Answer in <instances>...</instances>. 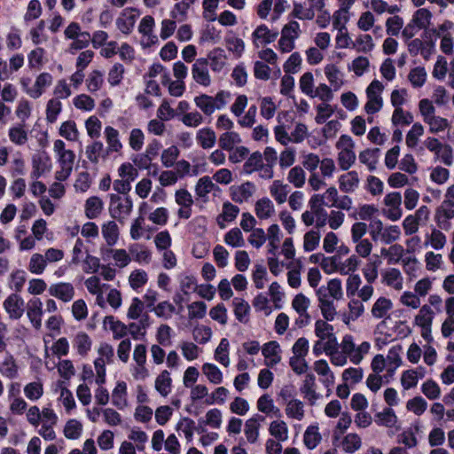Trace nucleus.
<instances>
[{
    "instance_id": "34",
    "label": "nucleus",
    "mask_w": 454,
    "mask_h": 454,
    "mask_svg": "<svg viewBox=\"0 0 454 454\" xmlns=\"http://www.w3.org/2000/svg\"><path fill=\"white\" fill-rule=\"evenodd\" d=\"M304 405L298 399L289 400L286 407V414L288 418L301 420L304 417Z\"/></svg>"
},
{
    "instance_id": "46",
    "label": "nucleus",
    "mask_w": 454,
    "mask_h": 454,
    "mask_svg": "<svg viewBox=\"0 0 454 454\" xmlns=\"http://www.w3.org/2000/svg\"><path fill=\"white\" fill-rule=\"evenodd\" d=\"M280 229L276 223L271 224L268 228V239H269V254L275 255L276 250L278 248V243L280 241Z\"/></svg>"
},
{
    "instance_id": "61",
    "label": "nucleus",
    "mask_w": 454,
    "mask_h": 454,
    "mask_svg": "<svg viewBox=\"0 0 454 454\" xmlns=\"http://www.w3.org/2000/svg\"><path fill=\"white\" fill-rule=\"evenodd\" d=\"M406 408L416 415L420 416L427 410V403L423 397L416 396L407 402Z\"/></svg>"
},
{
    "instance_id": "47",
    "label": "nucleus",
    "mask_w": 454,
    "mask_h": 454,
    "mask_svg": "<svg viewBox=\"0 0 454 454\" xmlns=\"http://www.w3.org/2000/svg\"><path fill=\"white\" fill-rule=\"evenodd\" d=\"M59 135L69 141H76L78 139V129L74 121H64L59 128Z\"/></svg>"
},
{
    "instance_id": "30",
    "label": "nucleus",
    "mask_w": 454,
    "mask_h": 454,
    "mask_svg": "<svg viewBox=\"0 0 454 454\" xmlns=\"http://www.w3.org/2000/svg\"><path fill=\"white\" fill-rule=\"evenodd\" d=\"M102 235L108 246H114L119 237L118 225L114 221H109L102 226Z\"/></svg>"
},
{
    "instance_id": "21",
    "label": "nucleus",
    "mask_w": 454,
    "mask_h": 454,
    "mask_svg": "<svg viewBox=\"0 0 454 454\" xmlns=\"http://www.w3.org/2000/svg\"><path fill=\"white\" fill-rule=\"evenodd\" d=\"M380 150L379 148L365 149L359 153V160L367 166L370 171H374L378 163Z\"/></svg>"
},
{
    "instance_id": "37",
    "label": "nucleus",
    "mask_w": 454,
    "mask_h": 454,
    "mask_svg": "<svg viewBox=\"0 0 454 454\" xmlns=\"http://www.w3.org/2000/svg\"><path fill=\"white\" fill-rule=\"evenodd\" d=\"M215 189H218V187L212 182L209 176H205L197 182L195 192L200 198H204Z\"/></svg>"
},
{
    "instance_id": "19",
    "label": "nucleus",
    "mask_w": 454,
    "mask_h": 454,
    "mask_svg": "<svg viewBox=\"0 0 454 454\" xmlns=\"http://www.w3.org/2000/svg\"><path fill=\"white\" fill-rule=\"evenodd\" d=\"M340 189L344 192H352L359 184V177L356 171H349L339 177Z\"/></svg>"
},
{
    "instance_id": "58",
    "label": "nucleus",
    "mask_w": 454,
    "mask_h": 454,
    "mask_svg": "<svg viewBox=\"0 0 454 454\" xmlns=\"http://www.w3.org/2000/svg\"><path fill=\"white\" fill-rule=\"evenodd\" d=\"M427 240L434 249L440 250L446 244V236L440 230L433 228L431 234L427 235Z\"/></svg>"
},
{
    "instance_id": "18",
    "label": "nucleus",
    "mask_w": 454,
    "mask_h": 454,
    "mask_svg": "<svg viewBox=\"0 0 454 454\" xmlns=\"http://www.w3.org/2000/svg\"><path fill=\"white\" fill-rule=\"evenodd\" d=\"M198 144L203 149L213 148L216 142V136L215 131L210 128H202L198 130L196 134Z\"/></svg>"
},
{
    "instance_id": "14",
    "label": "nucleus",
    "mask_w": 454,
    "mask_h": 454,
    "mask_svg": "<svg viewBox=\"0 0 454 454\" xmlns=\"http://www.w3.org/2000/svg\"><path fill=\"white\" fill-rule=\"evenodd\" d=\"M103 325L105 328L109 327L115 340L121 339L128 334V325L116 319L114 316L105 317Z\"/></svg>"
},
{
    "instance_id": "42",
    "label": "nucleus",
    "mask_w": 454,
    "mask_h": 454,
    "mask_svg": "<svg viewBox=\"0 0 454 454\" xmlns=\"http://www.w3.org/2000/svg\"><path fill=\"white\" fill-rule=\"evenodd\" d=\"M202 372L213 384H220L223 381V373L221 370L214 364H204L202 365Z\"/></svg>"
},
{
    "instance_id": "48",
    "label": "nucleus",
    "mask_w": 454,
    "mask_h": 454,
    "mask_svg": "<svg viewBox=\"0 0 454 454\" xmlns=\"http://www.w3.org/2000/svg\"><path fill=\"white\" fill-rule=\"evenodd\" d=\"M287 180L293 184L296 188H301L304 185L306 180V174L303 168L300 166L292 168L287 175Z\"/></svg>"
},
{
    "instance_id": "6",
    "label": "nucleus",
    "mask_w": 454,
    "mask_h": 454,
    "mask_svg": "<svg viewBox=\"0 0 454 454\" xmlns=\"http://www.w3.org/2000/svg\"><path fill=\"white\" fill-rule=\"evenodd\" d=\"M278 36V30H270L266 25L261 24L252 33V40L254 47L273 43Z\"/></svg>"
},
{
    "instance_id": "54",
    "label": "nucleus",
    "mask_w": 454,
    "mask_h": 454,
    "mask_svg": "<svg viewBox=\"0 0 454 454\" xmlns=\"http://www.w3.org/2000/svg\"><path fill=\"white\" fill-rule=\"evenodd\" d=\"M320 232L318 231L311 230L304 235L303 248L306 252L315 250L320 242Z\"/></svg>"
},
{
    "instance_id": "40",
    "label": "nucleus",
    "mask_w": 454,
    "mask_h": 454,
    "mask_svg": "<svg viewBox=\"0 0 454 454\" xmlns=\"http://www.w3.org/2000/svg\"><path fill=\"white\" fill-rule=\"evenodd\" d=\"M224 242L232 247H241L245 245V240L240 229L235 227L231 229L224 235Z\"/></svg>"
},
{
    "instance_id": "32",
    "label": "nucleus",
    "mask_w": 454,
    "mask_h": 454,
    "mask_svg": "<svg viewBox=\"0 0 454 454\" xmlns=\"http://www.w3.org/2000/svg\"><path fill=\"white\" fill-rule=\"evenodd\" d=\"M321 439L317 426H309L307 427L303 435V442L308 449H315L319 444Z\"/></svg>"
},
{
    "instance_id": "55",
    "label": "nucleus",
    "mask_w": 454,
    "mask_h": 454,
    "mask_svg": "<svg viewBox=\"0 0 454 454\" xmlns=\"http://www.w3.org/2000/svg\"><path fill=\"white\" fill-rule=\"evenodd\" d=\"M356 156L354 150L340 151L338 163L342 170H348L356 161Z\"/></svg>"
},
{
    "instance_id": "35",
    "label": "nucleus",
    "mask_w": 454,
    "mask_h": 454,
    "mask_svg": "<svg viewBox=\"0 0 454 454\" xmlns=\"http://www.w3.org/2000/svg\"><path fill=\"white\" fill-rule=\"evenodd\" d=\"M397 422V417L391 408H385L376 414V423L387 427H394Z\"/></svg>"
},
{
    "instance_id": "26",
    "label": "nucleus",
    "mask_w": 454,
    "mask_h": 454,
    "mask_svg": "<svg viewBox=\"0 0 454 454\" xmlns=\"http://www.w3.org/2000/svg\"><path fill=\"white\" fill-rule=\"evenodd\" d=\"M0 372L10 380L15 379L18 376V365L12 355H7L1 363Z\"/></svg>"
},
{
    "instance_id": "43",
    "label": "nucleus",
    "mask_w": 454,
    "mask_h": 454,
    "mask_svg": "<svg viewBox=\"0 0 454 454\" xmlns=\"http://www.w3.org/2000/svg\"><path fill=\"white\" fill-rule=\"evenodd\" d=\"M427 75V74L424 67H417L410 71L408 79L414 88H420L425 84Z\"/></svg>"
},
{
    "instance_id": "15",
    "label": "nucleus",
    "mask_w": 454,
    "mask_h": 454,
    "mask_svg": "<svg viewBox=\"0 0 454 454\" xmlns=\"http://www.w3.org/2000/svg\"><path fill=\"white\" fill-rule=\"evenodd\" d=\"M393 303L390 299L380 297L376 300L372 308V316L374 318H387L388 312L392 309Z\"/></svg>"
},
{
    "instance_id": "17",
    "label": "nucleus",
    "mask_w": 454,
    "mask_h": 454,
    "mask_svg": "<svg viewBox=\"0 0 454 454\" xmlns=\"http://www.w3.org/2000/svg\"><path fill=\"white\" fill-rule=\"evenodd\" d=\"M112 403L119 410L127 406V385L124 381L117 382L112 393Z\"/></svg>"
},
{
    "instance_id": "12",
    "label": "nucleus",
    "mask_w": 454,
    "mask_h": 454,
    "mask_svg": "<svg viewBox=\"0 0 454 454\" xmlns=\"http://www.w3.org/2000/svg\"><path fill=\"white\" fill-rule=\"evenodd\" d=\"M51 82V74L49 73H42L36 77L31 90H27V94L33 98H38L43 93L45 88L49 87Z\"/></svg>"
},
{
    "instance_id": "45",
    "label": "nucleus",
    "mask_w": 454,
    "mask_h": 454,
    "mask_svg": "<svg viewBox=\"0 0 454 454\" xmlns=\"http://www.w3.org/2000/svg\"><path fill=\"white\" fill-rule=\"evenodd\" d=\"M383 280L387 286H392L397 290H400L403 287L401 272L395 268L387 270L383 274Z\"/></svg>"
},
{
    "instance_id": "27",
    "label": "nucleus",
    "mask_w": 454,
    "mask_h": 454,
    "mask_svg": "<svg viewBox=\"0 0 454 454\" xmlns=\"http://www.w3.org/2000/svg\"><path fill=\"white\" fill-rule=\"evenodd\" d=\"M234 306V314L240 323H247L248 321V314L250 306L247 301L240 298H234L232 301Z\"/></svg>"
},
{
    "instance_id": "1",
    "label": "nucleus",
    "mask_w": 454,
    "mask_h": 454,
    "mask_svg": "<svg viewBox=\"0 0 454 454\" xmlns=\"http://www.w3.org/2000/svg\"><path fill=\"white\" fill-rule=\"evenodd\" d=\"M132 208L133 202L129 196L122 199L118 194H110L109 213L113 218L123 222L130 215Z\"/></svg>"
},
{
    "instance_id": "44",
    "label": "nucleus",
    "mask_w": 454,
    "mask_h": 454,
    "mask_svg": "<svg viewBox=\"0 0 454 454\" xmlns=\"http://www.w3.org/2000/svg\"><path fill=\"white\" fill-rule=\"evenodd\" d=\"M362 441L356 434H348L342 440L343 450L347 453H354L361 448Z\"/></svg>"
},
{
    "instance_id": "39",
    "label": "nucleus",
    "mask_w": 454,
    "mask_h": 454,
    "mask_svg": "<svg viewBox=\"0 0 454 454\" xmlns=\"http://www.w3.org/2000/svg\"><path fill=\"white\" fill-rule=\"evenodd\" d=\"M262 154L260 152L253 153L247 161L243 165V169L246 174H252L253 172L258 171L262 167Z\"/></svg>"
},
{
    "instance_id": "60",
    "label": "nucleus",
    "mask_w": 454,
    "mask_h": 454,
    "mask_svg": "<svg viewBox=\"0 0 454 454\" xmlns=\"http://www.w3.org/2000/svg\"><path fill=\"white\" fill-rule=\"evenodd\" d=\"M315 334L319 340H324L333 335V326L324 320H317L315 323Z\"/></svg>"
},
{
    "instance_id": "9",
    "label": "nucleus",
    "mask_w": 454,
    "mask_h": 454,
    "mask_svg": "<svg viewBox=\"0 0 454 454\" xmlns=\"http://www.w3.org/2000/svg\"><path fill=\"white\" fill-rule=\"evenodd\" d=\"M49 294L64 302H68L74 296V288L70 283L60 282L51 285L49 287Z\"/></svg>"
},
{
    "instance_id": "56",
    "label": "nucleus",
    "mask_w": 454,
    "mask_h": 454,
    "mask_svg": "<svg viewBox=\"0 0 454 454\" xmlns=\"http://www.w3.org/2000/svg\"><path fill=\"white\" fill-rule=\"evenodd\" d=\"M391 121L395 126L409 125L413 121V115L410 112H404L403 108H397L394 110Z\"/></svg>"
},
{
    "instance_id": "20",
    "label": "nucleus",
    "mask_w": 454,
    "mask_h": 454,
    "mask_svg": "<svg viewBox=\"0 0 454 454\" xmlns=\"http://www.w3.org/2000/svg\"><path fill=\"white\" fill-rule=\"evenodd\" d=\"M129 252L133 260L138 263H149L151 261L152 254L144 245L131 244L129 247Z\"/></svg>"
},
{
    "instance_id": "13",
    "label": "nucleus",
    "mask_w": 454,
    "mask_h": 454,
    "mask_svg": "<svg viewBox=\"0 0 454 454\" xmlns=\"http://www.w3.org/2000/svg\"><path fill=\"white\" fill-rule=\"evenodd\" d=\"M104 135L107 144L106 153L109 154L114 152L119 153L122 148L119 131L111 126H106L104 130Z\"/></svg>"
},
{
    "instance_id": "57",
    "label": "nucleus",
    "mask_w": 454,
    "mask_h": 454,
    "mask_svg": "<svg viewBox=\"0 0 454 454\" xmlns=\"http://www.w3.org/2000/svg\"><path fill=\"white\" fill-rule=\"evenodd\" d=\"M421 391L430 400H435L439 398L441 395L440 387L433 380H428L423 383L421 386Z\"/></svg>"
},
{
    "instance_id": "10",
    "label": "nucleus",
    "mask_w": 454,
    "mask_h": 454,
    "mask_svg": "<svg viewBox=\"0 0 454 454\" xmlns=\"http://www.w3.org/2000/svg\"><path fill=\"white\" fill-rule=\"evenodd\" d=\"M300 391L311 405L320 398L321 395L316 392V377L313 373H307L305 375Z\"/></svg>"
},
{
    "instance_id": "33",
    "label": "nucleus",
    "mask_w": 454,
    "mask_h": 454,
    "mask_svg": "<svg viewBox=\"0 0 454 454\" xmlns=\"http://www.w3.org/2000/svg\"><path fill=\"white\" fill-rule=\"evenodd\" d=\"M325 74L334 90H338L342 86V74L336 66L327 65L325 68Z\"/></svg>"
},
{
    "instance_id": "25",
    "label": "nucleus",
    "mask_w": 454,
    "mask_h": 454,
    "mask_svg": "<svg viewBox=\"0 0 454 454\" xmlns=\"http://www.w3.org/2000/svg\"><path fill=\"white\" fill-rule=\"evenodd\" d=\"M270 192L278 204H283L286 201L289 192L288 185L284 184L280 180H275L270 187Z\"/></svg>"
},
{
    "instance_id": "49",
    "label": "nucleus",
    "mask_w": 454,
    "mask_h": 454,
    "mask_svg": "<svg viewBox=\"0 0 454 454\" xmlns=\"http://www.w3.org/2000/svg\"><path fill=\"white\" fill-rule=\"evenodd\" d=\"M104 83V74L99 70H93L86 80L87 89L90 92H96Z\"/></svg>"
},
{
    "instance_id": "59",
    "label": "nucleus",
    "mask_w": 454,
    "mask_h": 454,
    "mask_svg": "<svg viewBox=\"0 0 454 454\" xmlns=\"http://www.w3.org/2000/svg\"><path fill=\"white\" fill-rule=\"evenodd\" d=\"M179 149L176 145H171L165 149L161 153V162L166 168H170L174 165L179 156Z\"/></svg>"
},
{
    "instance_id": "52",
    "label": "nucleus",
    "mask_w": 454,
    "mask_h": 454,
    "mask_svg": "<svg viewBox=\"0 0 454 454\" xmlns=\"http://www.w3.org/2000/svg\"><path fill=\"white\" fill-rule=\"evenodd\" d=\"M62 110V104L58 98H51L47 103L46 119L50 123L57 121L58 115Z\"/></svg>"
},
{
    "instance_id": "29",
    "label": "nucleus",
    "mask_w": 454,
    "mask_h": 454,
    "mask_svg": "<svg viewBox=\"0 0 454 454\" xmlns=\"http://www.w3.org/2000/svg\"><path fill=\"white\" fill-rule=\"evenodd\" d=\"M270 434L278 442H285L288 438V427L285 421H272L269 427Z\"/></svg>"
},
{
    "instance_id": "16",
    "label": "nucleus",
    "mask_w": 454,
    "mask_h": 454,
    "mask_svg": "<svg viewBox=\"0 0 454 454\" xmlns=\"http://www.w3.org/2000/svg\"><path fill=\"white\" fill-rule=\"evenodd\" d=\"M137 17L136 14H132L128 9L123 10L121 16L116 20L118 29L125 35L130 34L135 26Z\"/></svg>"
},
{
    "instance_id": "23",
    "label": "nucleus",
    "mask_w": 454,
    "mask_h": 454,
    "mask_svg": "<svg viewBox=\"0 0 454 454\" xmlns=\"http://www.w3.org/2000/svg\"><path fill=\"white\" fill-rule=\"evenodd\" d=\"M208 66L215 72H220L225 66L226 55L221 48L214 49L207 56Z\"/></svg>"
},
{
    "instance_id": "8",
    "label": "nucleus",
    "mask_w": 454,
    "mask_h": 454,
    "mask_svg": "<svg viewBox=\"0 0 454 454\" xmlns=\"http://www.w3.org/2000/svg\"><path fill=\"white\" fill-rule=\"evenodd\" d=\"M27 315L35 329L42 325L43 302L39 298H33L27 303Z\"/></svg>"
},
{
    "instance_id": "50",
    "label": "nucleus",
    "mask_w": 454,
    "mask_h": 454,
    "mask_svg": "<svg viewBox=\"0 0 454 454\" xmlns=\"http://www.w3.org/2000/svg\"><path fill=\"white\" fill-rule=\"evenodd\" d=\"M228 349L229 340L226 338H223L215 352V360L225 367L230 364Z\"/></svg>"
},
{
    "instance_id": "22",
    "label": "nucleus",
    "mask_w": 454,
    "mask_h": 454,
    "mask_svg": "<svg viewBox=\"0 0 454 454\" xmlns=\"http://www.w3.org/2000/svg\"><path fill=\"white\" fill-rule=\"evenodd\" d=\"M255 214L260 219H268L275 213V207L269 198H262L254 205Z\"/></svg>"
},
{
    "instance_id": "63",
    "label": "nucleus",
    "mask_w": 454,
    "mask_h": 454,
    "mask_svg": "<svg viewBox=\"0 0 454 454\" xmlns=\"http://www.w3.org/2000/svg\"><path fill=\"white\" fill-rule=\"evenodd\" d=\"M192 4L188 3L186 0H183L179 3H176L174 5L173 10L170 12V16L173 20H177L178 21H183L186 19L187 12Z\"/></svg>"
},
{
    "instance_id": "24",
    "label": "nucleus",
    "mask_w": 454,
    "mask_h": 454,
    "mask_svg": "<svg viewBox=\"0 0 454 454\" xmlns=\"http://www.w3.org/2000/svg\"><path fill=\"white\" fill-rule=\"evenodd\" d=\"M74 347L81 356H86L91 348L92 341L90 336L83 333H78L73 341Z\"/></svg>"
},
{
    "instance_id": "38",
    "label": "nucleus",
    "mask_w": 454,
    "mask_h": 454,
    "mask_svg": "<svg viewBox=\"0 0 454 454\" xmlns=\"http://www.w3.org/2000/svg\"><path fill=\"white\" fill-rule=\"evenodd\" d=\"M434 311L428 305H423L415 317V324L419 326H430L434 319Z\"/></svg>"
},
{
    "instance_id": "2",
    "label": "nucleus",
    "mask_w": 454,
    "mask_h": 454,
    "mask_svg": "<svg viewBox=\"0 0 454 454\" xmlns=\"http://www.w3.org/2000/svg\"><path fill=\"white\" fill-rule=\"evenodd\" d=\"M454 217V201L451 199H446L436 209L434 220L439 228L448 230L450 226L449 220Z\"/></svg>"
},
{
    "instance_id": "3",
    "label": "nucleus",
    "mask_w": 454,
    "mask_h": 454,
    "mask_svg": "<svg viewBox=\"0 0 454 454\" xmlns=\"http://www.w3.org/2000/svg\"><path fill=\"white\" fill-rule=\"evenodd\" d=\"M193 80L201 86L208 87L211 84V77L208 72V60L205 58L196 59L192 67Z\"/></svg>"
},
{
    "instance_id": "64",
    "label": "nucleus",
    "mask_w": 454,
    "mask_h": 454,
    "mask_svg": "<svg viewBox=\"0 0 454 454\" xmlns=\"http://www.w3.org/2000/svg\"><path fill=\"white\" fill-rule=\"evenodd\" d=\"M401 231L397 225H389L385 227L382 235L381 242L386 245L391 244L400 239Z\"/></svg>"
},
{
    "instance_id": "4",
    "label": "nucleus",
    "mask_w": 454,
    "mask_h": 454,
    "mask_svg": "<svg viewBox=\"0 0 454 454\" xmlns=\"http://www.w3.org/2000/svg\"><path fill=\"white\" fill-rule=\"evenodd\" d=\"M51 167V160L46 153L35 154L32 158L31 178L37 180L44 174L50 172Z\"/></svg>"
},
{
    "instance_id": "5",
    "label": "nucleus",
    "mask_w": 454,
    "mask_h": 454,
    "mask_svg": "<svg viewBox=\"0 0 454 454\" xmlns=\"http://www.w3.org/2000/svg\"><path fill=\"white\" fill-rule=\"evenodd\" d=\"M4 309L12 319H20L24 313V300L17 294H10L4 301Z\"/></svg>"
},
{
    "instance_id": "36",
    "label": "nucleus",
    "mask_w": 454,
    "mask_h": 454,
    "mask_svg": "<svg viewBox=\"0 0 454 454\" xmlns=\"http://www.w3.org/2000/svg\"><path fill=\"white\" fill-rule=\"evenodd\" d=\"M240 142L239 135L234 131L225 132L219 137V146L226 151H232L234 145Z\"/></svg>"
},
{
    "instance_id": "11",
    "label": "nucleus",
    "mask_w": 454,
    "mask_h": 454,
    "mask_svg": "<svg viewBox=\"0 0 454 454\" xmlns=\"http://www.w3.org/2000/svg\"><path fill=\"white\" fill-rule=\"evenodd\" d=\"M281 348L279 344L271 340L265 343L262 348V354L267 360L266 364L268 366H274L280 363L281 356H280Z\"/></svg>"
},
{
    "instance_id": "53",
    "label": "nucleus",
    "mask_w": 454,
    "mask_h": 454,
    "mask_svg": "<svg viewBox=\"0 0 454 454\" xmlns=\"http://www.w3.org/2000/svg\"><path fill=\"white\" fill-rule=\"evenodd\" d=\"M24 394L26 397L31 401L38 400L43 394V384L39 381L27 384L24 387Z\"/></svg>"
},
{
    "instance_id": "62",
    "label": "nucleus",
    "mask_w": 454,
    "mask_h": 454,
    "mask_svg": "<svg viewBox=\"0 0 454 454\" xmlns=\"http://www.w3.org/2000/svg\"><path fill=\"white\" fill-rule=\"evenodd\" d=\"M73 103L77 109L83 111H91L95 107L94 99L86 94H80L74 97Z\"/></svg>"
},
{
    "instance_id": "41",
    "label": "nucleus",
    "mask_w": 454,
    "mask_h": 454,
    "mask_svg": "<svg viewBox=\"0 0 454 454\" xmlns=\"http://www.w3.org/2000/svg\"><path fill=\"white\" fill-rule=\"evenodd\" d=\"M155 388L162 395L167 396L171 389V378L168 372H162L155 380Z\"/></svg>"
},
{
    "instance_id": "51",
    "label": "nucleus",
    "mask_w": 454,
    "mask_h": 454,
    "mask_svg": "<svg viewBox=\"0 0 454 454\" xmlns=\"http://www.w3.org/2000/svg\"><path fill=\"white\" fill-rule=\"evenodd\" d=\"M424 133V127L419 122H416L412 125L411 129L408 131L406 135V145L410 148H414L417 146L419 138Z\"/></svg>"
},
{
    "instance_id": "31",
    "label": "nucleus",
    "mask_w": 454,
    "mask_h": 454,
    "mask_svg": "<svg viewBox=\"0 0 454 454\" xmlns=\"http://www.w3.org/2000/svg\"><path fill=\"white\" fill-rule=\"evenodd\" d=\"M194 103L198 108L206 115H211L215 111L213 97L201 94L194 98Z\"/></svg>"
},
{
    "instance_id": "28",
    "label": "nucleus",
    "mask_w": 454,
    "mask_h": 454,
    "mask_svg": "<svg viewBox=\"0 0 454 454\" xmlns=\"http://www.w3.org/2000/svg\"><path fill=\"white\" fill-rule=\"evenodd\" d=\"M103 201L98 197H90L85 202V215L89 219L97 218L102 212Z\"/></svg>"
},
{
    "instance_id": "7",
    "label": "nucleus",
    "mask_w": 454,
    "mask_h": 454,
    "mask_svg": "<svg viewBox=\"0 0 454 454\" xmlns=\"http://www.w3.org/2000/svg\"><path fill=\"white\" fill-rule=\"evenodd\" d=\"M231 198L236 203H243L247 201L255 192V185L252 182H246L238 186H231L230 188Z\"/></svg>"
}]
</instances>
